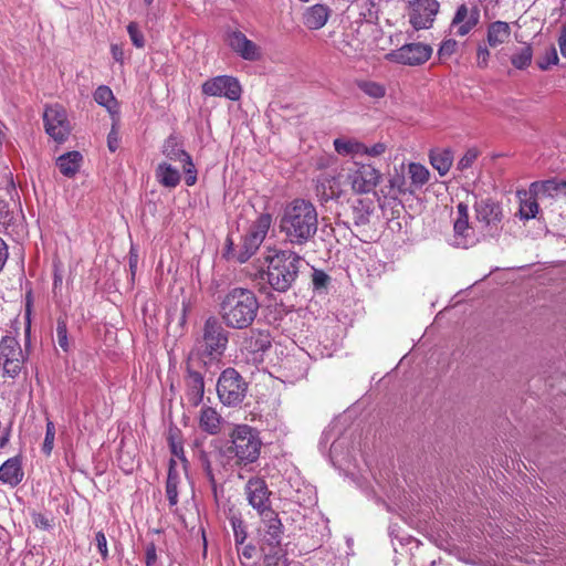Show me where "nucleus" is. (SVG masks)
Returning a JSON list of instances; mask_svg holds the SVG:
<instances>
[{
  "mask_svg": "<svg viewBox=\"0 0 566 566\" xmlns=\"http://www.w3.org/2000/svg\"><path fill=\"white\" fill-rule=\"evenodd\" d=\"M318 229L316 207L308 200L294 199L287 203L280 219V230L293 245H305Z\"/></svg>",
  "mask_w": 566,
  "mask_h": 566,
  "instance_id": "f257e3e1",
  "label": "nucleus"
},
{
  "mask_svg": "<svg viewBox=\"0 0 566 566\" xmlns=\"http://www.w3.org/2000/svg\"><path fill=\"white\" fill-rule=\"evenodd\" d=\"M259 308L260 303L253 291L234 287L222 298L219 313L227 327L244 329L253 324Z\"/></svg>",
  "mask_w": 566,
  "mask_h": 566,
  "instance_id": "f03ea898",
  "label": "nucleus"
},
{
  "mask_svg": "<svg viewBox=\"0 0 566 566\" xmlns=\"http://www.w3.org/2000/svg\"><path fill=\"white\" fill-rule=\"evenodd\" d=\"M266 281L277 292H286L295 282L303 259L293 251L281 250L266 256Z\"/></svg>",
  "mask_w": 566,
  "mask_h": 566,
  "instance_id": "7ed1b4c3",
  "label": "nucleus"
},
{
  "mask_svg": "<svg viewBox=\"0 0 566 566\" xmlns=\"http://www.w3.org/2000/svg\"><path fill=\"white\" fill-rule=\"evenodd\" d=\"M230 442L228 453L233 454L238 465H248L259 459L262 441L256 429L238 424L230 433Z\"/></svg>",
  "mask_w": 566,
  "mask_h": 566,
  "instance_id": "20e7f679",
  "label": "nucleus"
},
{
  "mask_svg": "<svg viewBox=\"0 0 566 566\" xmlns=\"http://www.w3.org/2000/svg\"><path fill=\"white\" fill-rule=\"evenodd\" d=\"M248 390V384L234 368L224 369L218 378L217 394L224 406L240 405Z\"/></svg>",
  "mask_w": 566,
  "mask_h": 566,
  "instance_id": "39448f33",
  "label": "nucleus"
},
{
  "mask_svg": "<svg viewBox=\"0 0 566 566\" xmlns=\"http://www.w3.org/2000/svg\"><path fill=\"white\" fill-rule=\"evenodd\" d=\"M262 526L260 528V548L265 559L279 558L281 553V541L283 534V524L277 513L272 510L266 516H260Z\"/></svg>",
  "mask_w": 566,
  "mask_h": 566,
  "instance_id": "423d86ee",
  "label": "nucleus"
},
{
  "mask_svg": "<svg viewBox=\"0 0 566 566\" xmlns=\"http://www.w3.org/2000/svg\"><path fill=\"white\" fill-rule=\"evenodd\" d=\"M229 332L216 317H209L203 325L202 337L199 342L205 356L220 358L228 346Z\"/></svg>",
  "mask_w": 566,
  "mask_h": 566,
  "instance_id": "0eeeda50",
  "label": "nucleus"
},
{
  "mask_svg": "<svg viewBox=\"0 0 566 566\" xmlns=\"http://www.w3.org/2000/svg\"><path fill=\"white\" fill-rule=\"evenodd\" d=\"M381 172L369 164L354 163L348 169L346 181L356 193H369L374 191L381 180Z\"/></svg>",
  "mask_w": 566,
  "mask_h": 566,
  "instance_id": "6e6552de",
  "label": "nucleus"
},
{
  "mask_svg": "<svg viewBox=\"0 0 566 566\" xmlns=\"http://www.w3.org/2000/svg\"><path fill=\"white\" fill-rule=\"evenodd\" d=\"M24 356L19 342L4 336L0 342V371L3 377L15 378L22 368Z\"/></svg>",
  "mask_w": 566,
  "mask_h": 566,
  "instance_id": "1a4fd4ad",
  "label": "nucleus"
},
{
  "mask_svg": "<svg viewBox=\"0 0 566 566\" xmlns=\"http://www.w3.org/2000/svg\"><path fill=\"white\" fill-rule=\"evenodd\" d=\"M224 42L229 49L244 61L255 62L262 59V49L238 29H227Z\"/></svg>",
  "mask_w": 566,
  "mask_h": 566,
  "instance_id": "9d476101",
  "label": "nucleus"
},
{
  "mask_svg": "<svg viewBox=\"0 0 566 566\" xmlns=\"http://www.w3.org/2000/svg\"><path fill=\"white\" fill-rule=\"evenodd\" d=\"M203 95L224 97L237 102L241 98L242 86L239 80L230 75H218L207 80L201 85Z\"/></svg>",
  "mask_w": 566,
  "mask_h": 566,
  "instance_id": "9b49d317",
  "label": "nucleus"
},
{
  "mask_svg": "<svg viewBox=\"0 0 566 566\" xmlns=\"http://www.w3.org/2000/svg\"><path fill=\"white\" fill-rule=\"evenodd\" d=\"M432 54V48L423 43H408L397 50H392L385 55L389 62L402 65H421L426 63Z\"/></svg>",
  "mask_w": 566,
  "mask_h": 566,
  "instance_id": "f8f14e48",
  "label": "nucleus"
},
{
  "mask_svg": "<svg viewBox=\"0 0 566 566\" xmlns=\"http://www.w3.org/2000/svg\"><path fill=\"white\" fill-rule=\"evenodd\" d=\"M45 132L56 143H63L71 133L66 111L59 104L46 106L43 114Z\"/></svg>",
  "mask_w": 566,
  "mask_h": 566,
  "instance_id": "ddd939ff",
  "label": "nucleus"
},
{
  "mask_svg": "<svg viewBox=\"0 0 566 566\" xmlns=\"http://www.w3.org/2000/svg\"><path fill=\"white\" fill-rule=\"evenodd\" d=\"M475 220L481 230L489 235H495L500 231L502 209L491 199H481L474 203Z\"/></svg>",
  "mask_w": 566,
  "mask_h": 566,
  "instance_id": "4468645a",
  "label": "nucleus"
},
{
  "mask_svg": "<svg viewBox=\"0 0 566 566\" xmlns=\"http://www.w3.org/2000/svg\"><path fill=\"white\" fill-rule=\"evenodd\" d=\"M478 242L475 230L469 222L468 205L460 202L457 206V218L453 223L452 244L457 248L468 249Z\"/></svg>",
  "mask_w": 566,
  "mask_h": 566,
  "instance_id": "2eb2a0df",
  "label": "nucleus"
},
{
  "mask_svg": "<svg viewBox=\"0 0 566 566\" xmlns=\"http://www.w3.org/2000/svg\"><path fill=\"white\" fill-rule=\"evenodd\" d=\"M244 493L249 504L258 512L259 516H266L272 511L271 495L266 482L258 476L248 480Z\"/></svg>",
  "mask_w": 566,
  "mask_h": 566,
  "instance_id": "dca6fc26",
  "label": "nucleus"
},
{
  "mask_svg": "<svg viewBox=\"0 0 566 566\" xmlns=\"http://www.w3.org/2000/svg\"><path fill=\"white\" fill-rule=\"evenodd\" d=\"M437 0H415L410 3L409 22L416 30L429 29L439 12Z\"/></svg>",
  "mask_w": 566,
  "mask_h": 566,
  "instance_id": "f3484780",
  "label": "nucleus"
},
{
  "mask_svg": "<svg viewBox=\"0 0 566 566\" xmlns=\"http://www.w3.org/2000/svg\"><path fill=\"white\" fill-rule=\"evenodd\" d=\"M480 7L475 2L462 3L458 7L451 25L457 35L465 36L480 23Z\"/></svg>",
  "mask_w": 566,
  "mask_h": 566,
  "instance_id": "a211bd4d",
  "label": "nucleus"
},
{
  "mask_svg": "<svg viewBox=\"0 0 566 566\" xmlns=\"http://www.w3.org/2000/svg\"><path fill=\"white\" fill-rule=\"evenodd\" d=\"M272 223V217L269 213L260 214L251 224L248 234L243 240V248L248 256L254 254L261 243L264 241Z\"/></svg>",
  "mask_w": 566,
  "mask_h": 566,
  "instance_id": "6ab92c4d",
  "label": "nucleus"
},
{
  "mask_svg": "<svg viewBox=\"0 0 566 566\" xmlns=\"http://www.w3.org/2000/svg\"><path fill=\"white\" fill-rule=\"evenodd\" d=\"M185 397L187 402L191 407H198L201 403L205 394L203 376L199 371L188 368L187 375L185 376Z\"/></svg>",
  "mask_w": 566,
  "mask_h": 566,
  "instance_id": "aec40b11",
  "label": "nucleus"
},
{
  "mask_svg": "<svg viewBox=\"0 0 566 566\" xmlns=\"http://www.w3.org/2000/svg\"><path fill=\"white\" fill-rule=\"evenodd\" d=\"M511 25L505 21H493L486 27V43L490 48H497L507 43L511 38Z\"/></svg>",
  "mask_w": 566,
  "mask_h": 566,
  "instance_id": "412c9836",
  "label": "nucleus"
},
{
  "mask_svg": "<svg viewBox=\"0 0 566 566\" xmlns=\"http://www.w3.org/2000/svg\"><path fill=\"white\" fill-rule=\"evenodd\" d=\"M565 189L566 181L558 182L555 179H548L533 182L530 188V193L536 197V199L543 201L558 196Z\"/></svg>",
  "mask_w": 566,
  "mask_h": 566,
  "instance_id": "4be33fe9",
  "label": "nucleus"
},
{
  "mask_svg": "<svg viewBox=\"0 0 566 566\" xmlns=\"http://www.w3.org/2000/svg\"><path fill=\"white\" fill-rule=\"evenodd\" d=\"M335 48L344 55L356 59L364 54V44L357 38L354 31H346L340 39L336 41Z\"/></svg>",
  "mask_w": 566,
  "mask_h": 566,
  "instance_id": "5701e85b",
  "label": "nucleus"
},
{
  "mask_svg": "<svg viewBox=\"0 0 566 566\" xmlns=\"http://www.w3.org/2000/svg\"><path fill=\"white\" fill-rule=\"evenodd\" d=\"M155 178L160 186L174 189L180 184L181 174L171 164L163 161L155 169Z\"/></svg>",
  "mask_w": 566,
  "mask_h": 566,
  "instance_id": "b1692460",
  "label": "nucleus"
},
{
  "mask_svg": "<svg viewBox=\"0 0 566 566\" xmlns=\"http://www.w3.org/2000/svg\"><path fill=\"white\" fill-rule=\"evenodd\" d=\"M22 479L23 471L18 458H10L0 467V481L3 483L15 486Z\"/></svg>",
  "mask_w": 566,
  "mask_h": 566,
  "instance_id": "393cba45",
  "label": "nucleus"
},
{
  "mask_svg": "<svg viewBox=\"0 0 566 566\" xmlns=\"http://www.w3.org/2000/svg\"><path fill=\"white\" fill-rule=\"evenodd\" d=\"M329 17V9L323 4L310 7L304 13V24L310 30H318L323 28Z\"/></svg>",
  "mask_w": 566,
  "mask_h": 566,
  "instance_id": "a878e982",
  "label": "nucleus"
},
{
  "mask_svg": "<svg viewBox=\"0 0 566 566\" xmlns=\"http://www.w3.org/2000/svg\"><path fill=\"white\" fill-rule=\"evenodd\" d=\"M199 427L209 434H218L221 430L220 415L211 407H203L200 410Z\"/></svg>",
  "mask_w": 566,
  "mask_h": 566,
  "instance_id": "bb28decb",
  "label": "nucleus"
},
{
  "mask_svg": "<svg viewBox=\"0 0 566 566\" xmlns=\"http://www.w3.org/2000/svg\"><path fill=\"white\" fill-rule=\"evenodd\" d=\"M243 347L250 353H264L271 347V339L268 332L251 331L244 339Z\"/></svg>",
  "mask_w": 566,
  "mask_h": 566,
  "instance_id": "cd10ccee",
  "label": "nucleus"
},
{
  "mask_svg": "<svg viewBox=\"0 0 566 566\" xmlns=\"http://www.w3.org/2000/svg\"><path fill=\"white\" fill-rule=\"evenodd\" d=\"M82 160L81 153L74 150L61 155L56 160V165L62 175L73 177L78 171Z\"/></svg>",
  "mask_w": 566,
  "mask_h": 566,
  "instance_id": "c85d7f7f",
  "label": "nucleus"
},
{
  "mask_svg": "<svg viewBox=\"0 0 566 566\" xmlns=\"http://www.w3.org/2000/svg\"><path fill=\"white\" fill-rule=\"evenodd\" d=\"M430 164L432 167L438 170L440 176H446L453 163V153L446 149H434L430 151L429 155Z\"/></svg>",
  "mask_w": 566,
  "mask_h": 566,
  "instance_id": "c756f323",
  "label": "nucleus"
},
{
  "mask_svg": "<svg viewBox=\"0 0 566 566\" xmlns=\"http://www.w3.org/2000/svg\"><path fill=\"white\" fill-rule=\"evenodd\" d=\"M373 212L374 202L370 199H356L353 202L352 213L356 226L367 224Z\"/></svg>",
  "mask_w": 566,
  "mask_h": 566,
  "instance_id": "7c9ffc66",
  "label": "nucleus"
},
{
  "mask_svg": "<svg viewBox=\"0 0 566 566\" xmlns=\"http://www.w3.org/2000/svg\"><path fill=\"white\" fill-rule=\"evenodd\" d=\"M93 97H94V101L98 105L105 107L112 116L118 114L117 101L113 94V91L108 86H106V85L98 86L95 90Z\"/></svg>",
  "mask_w": 566,
  "mask_h": 566,
  "instance_id": "2f4dec72",
  "label": "nucleus"
},
{
  "mask_svg": "<svg viewBox=\"0 0 566 566\" xmlns=\"http://www.w3.org/2000/svg\"><path fill=\"white\" fill-rule=\"evenodd\" d=\"M511 63L517 70L527 69L533 60V49L528 43H524L521 48H516L511 55Z\"/></svg>",
  "mask_w": 566,
  "mask_h": 566,
  "instance_id": "473e14b6",
  "label": "nucleus"
},
{
  "mask_svg": "<svg viewBox=\"0 0 566 566\" xmlns=\"http://www.w3.org/2000/svg\"><path fill=\"white\" fill-rule=\"evenodd\" d=\"M381 193L386 198L396 199L398 196L406 193V179L402 174H396L391 176L388 180V184L381 188Z\"/></svg>",
  "mask_w": 566,
  "mask_h": 566,
  "instance_id": "72a5a7b5",
  "label": "nucleus"
},
{
  "mask_svg": "<svg viewBox=\"0 0 566 566\" xmlns=\"http://www.w3.org/2000/svg\"><path fill=\"white\" fill-rule=\"evenodd\" d=\"M333 144L336 153L342 156L361 155L364 149L363 143L349 138H336Z\"/></svg>",
  "mask_w": 566,
  "mask_h": 566,
  "instance_id": "f704fd0d",
  "label": "nucleus"
},
{
  "mask_svg": "<svg viewBox=\"0 0 566 566\" xmlns=\"http://www.w3.org/2000/svg\"><path fill=\"white\" fill-rule=\"evenodd\" d=\"M163 154L171 161L181 163L189 154L181 148L176 137L170 136L163 145Z\"/></svg>",
  "mask_w": 566,
  "mask_h": 566,
  "instance_id": "c9c22d12",
  "label": "nucleus"
},
{
  "mask_svg": "<svg viewBox=\"0 0 566 566\" xmlns=\"http://www.w3.org/2000/svg\"><path fill=\"white\" fill-rule=\"evenodd\" d=\"M178 483L179 476L174 469V460H171L166 482V494L170 506H175L178 503Z\"/></svg>",
  "mask_w": 566,
  "mask_h": 566,
  "instance_id": "e433bc0d",
  "label": "nucleus"
},
{
  "mask_svg": "<svg viewBox=\"0 0 566 566\" xmlns=\"http://www.w3.org/2000/svg\"><path fill=\"white\" fill-rule=\"evenodd\" d=\"M357 87L367 96L379 99L386 95V87L381 83L368 80H360L357 82Z\"/></svg>",
  "mask_w": 566,
  "mask_h": 566,
  "instance_id": "4c0bfd02",
  "label": "nucleus"
},
{
  "mask_svg": "<svg viewBox=\"0 0 566 566\" xmlns=\"http://www.w3.org/2000/svg\"><path fill=\"white\" fill-rule=\"evenodd\" d=\"M408 172H409L412 184H415L416 186H423L429 180L430 172L421 164H418V163L409 164Z\"/></svg>",
  "mask_w": 566,
  "mask_h": 566,
  "instance_id": "58836bf2",
  "label": "nucleus"
},
{
  "mask_svg": "<svg viewBox=\"0 0 566 566\" xmlns=\"http://www.w3.org/2000/svg\"><path fill=\"white\" fill-rule=\"evenodd\" d=\"M56 342L63 352L69 353L71 350V344L67 335V323L65 317H59L56 321Z\"/></svg>",
  "mask_w": 566,
  "mask_h": 566,
  "instance_id": "ea45409f",
  "label": "nucleus"
},
{
  "mask_svg": "<svg viewBox=\"0 0 566 566\" xmlns=\"http://www.w3.org/2000/svg\"><path fill=\"white\" fill-rule=\"evenodd\" d=\"M538 199L536 197L534 198H527L524 200H521L520 205V217L524 220H530L536 217L538 212Z\"/></svg>",
  "mask_w": 566,
  "mask_h": 566,
  "instance_id": "a19ab883",
  "label": "nucleus"
},
{
  "mask_svg": "<svg viewBox=\"0 0 566 566\" xmlns=\"http://www.w3.org/2000/svg\"><path fill=\"white\" fill-rule=\"evenodd\" d=\"M558 61L556 48L552 44L546 48L544 54L537 60V66L542 71H547L551 66L556 65Z\"/></svg>",
  "mask_w": 566,
  "mask_h": 566,
  "instance_id": "79ce46f5",
  "label": "nucleus"
},
{
  "mask_svg": "<svg viewBox=\"0 0 566 566\" xmlns=\"http://www.w3.org/2000/svg\"><path fill=\"white\" fill-rule=\"evenodd\" d=\"M230 523H231V526L233 530V536H234L235 544H238V545L243 544L244 541L247 539V531H245L244 522L240 517L233 516V517H231Z\"/></svg>",
  "mask_w": 566,
  "mask_h": 566,
  "instance_id": "37998d69",
  "label": "nucleus"
},
{
  "mask_svg": "<svg viewBox=\"0 0 566 566\" xmlns=\"http://www.w3.org/2000/svg\"><path fill=\"white\" fill-rule=\"evenodd\" d=\"M182 169L186 175V184L187 186H193L197 182V169L192 161L190 155L186 156V158L181 161Z\"/></svg>",
  "mask_w": 566,
  "mask_h": 566,
  "instance_id": "c03bdc74",
  "label": "nucleus"
},
{
  "mask_svg": "<svg viewBox=\"0 0 566 566\" xmlns=\"http://www.w3.org/2000/svg\"><path fill=\"white\" fill-rule=\"evenodd\" d=\"M199 461L201 463L202 470L211 484L212 489L216 490V479L212 471V465L209 460L208 453L205 450H199Z\"/></svg>",
  "mask_w": 566,
  "mask_h": 566,
  "instance_id": "a18cd8bd",
  "label": "nucleus"
},
{
  "mask_svg": "<svg viewBox=\"0 0 566 566\" xmlns=\"http://www.w3.org/2000/svg\"><path fill=\"white\" fill-rule=\"evenodd\" d=\"M331 282V277L323 271L314 269L312 273V284L315 291H324Z\"/></svg>",
  "mask_w": 566,
  "mask_h": 566,
  "instance_id": "49530a36",
  "label": "nucleus"
},
{
  "mask_svg": "<svg viewBox=\"0 0 566 566\" xmlns=\"http://www.w3.org/2000/svg\"><path fill=\"white\" fill-rule=\"evenodd\" d=\"M127 32L134 46H136L137 49H142L145 46L144 34L139 30L138 24L136 22H130L127 25Z\"/></svg>",
  "mask_w": 566,
  "mask_h": 566,
  "instance_id": "de8ad7c7",
  "label": "nucleus"
},
{
  "mask_svg": "<svg viewBox=\"0 0 566 566\" xmlns=\"http://www.w3.org/2000/svg\"><path fill=\"white\" fill-rule=\"evenodd\" d=\"M55 439V426L52 421L46 422L45 438L42 446V451L46 455L51 454Z\"/></svg>",
  "mask_w": 566,
  "mask_h": 566,
  "instance_id": "09e8293b",
  "label": "nucleus"
},
{
  "mask_svg": "<svg viewBox=\"0 0 566 566\" xmlns=\"http://www.w3.org/2000/svg\"><path fill=\"white\" fill-rule=\"evenodd\" d=\"M479 156V151L475 148H470L465 151L462 158L458 163L459 170H465L472 166Z\"/></svg>",
  "mask_w": 566,
  "mask_h": 566,
  "instance_id": "8fccbe9b",
  "label": "nucleus"
},
{
  "mask_svg": "<svg viewBox=\"0 0 566 566\" xmlns=\"http://www.w3.org/2000/svg\"><path fill=\"white\" fill-rule=\"evenodd\" d=\"M486 44H479L476 49V64L480 69H485L489 64L490 51Z\"/></svg>",
  "mask_w": 566,
  "mask_h": 566,
  "instance_id": "3c124183",
  "label": "nucleus"
},
{
  "mask_svg": "<svg viewBox=\"0 0 566 566\" xmlns=\"http://www.w3.org/2000/svg\"><path fill=\"white\" fill-rule=\"evenodd\" d=\"M458 43L455 40L449 39L441 43L440 49L438 51L440 59L450 57L457 50Z\"/></svg>",
  "mask_w": 566,
  "mask_h": 566,
  "instance_id": "603ef678",
  "label": "nucleus"
},
{
  "mask_svg": "<svg viewBox=\"0 0 566 566\" xmlns=\"http://www.w3.org/2000/svg\"><path fill=\"white\" fill-rule=\"evenodd\" d=\"M387 149V145L385 143H376L373 146H366L364 144V149H361V155H366L369 157H379Z\"/></svg>",
  "mask_w": 566,
  "mask_h": 566,
  "instance_id": "864d4df0",
  "label": "nucleus"
},
{
  "mask_svg": "<svg viewBox=\"0 0 566 566\" xmlns=\"http://www.w3.org/2000/svg\"><path fill=\"white\" fill-rule=\"evenodd\" d=\"M95 542L97 549L102 556L103 559H107L108 557V549H107V539L104 534V532L99 531L95 535Z\"/></svg>",
  "mask_w": 566,
  "mask_h": 566,
  "instance_id": "5fc2aeb1",
  "label": "nucleus"
},
{
  "mask_svg": "<svg viewBox=\"0 0 566 566\" xmlns=\"http://www.w3.org/2000/svg\"><path fill=\"white\" fill-rule=\"evenodd\" d=\"M63 283V273L59 264H54L53 271V292L61 291Z\"/></svg>",
  "mask_w": 566,
  "mask_h": 566,
  "instance_id": "6e6d98bb",
  "label": "nucleus"
},
{
  "mask_svg": "<svg viewBox=\"0 0 566 566\" xmlns=\"http://www.w3.org/2000/svg\"><path fill=\"white\" fill-rule=\"evenodd\" d=\"M146 566H154L157 560V552L154 543L146 545Z\"/></svg>",
  "mask_w": 566,
  "mask_h": 566,
  "instance_id": "4d7b16f0",
  "label": "nucleus"
},
{
  "mask_svg": "<svg viewBox=\"0 0 566 566\" xmlns=\"http://www.w3.org/2000/svg\"><path fill=\"white\" fill-rule=\"evenodd\" d=\"M118 133L115 128V125H113L108 136H107V146H108V149L114 153L116 151V149L118 148Z\"/></svg>",
  "mask_w": 566,
  "mask_h": 566,
  "instance_id": "13d9d810",
  "label": "nucleus"
},
{
  "mask_svg": "<svg viewBox=\"0 0 566 566\" xmlns=\"http://www.w3.org/2000/svg\"><path fill=\"white\" fill-rule=\"evenodd\" d=\"M9 258V249L6 241L0 238V272L2 271L3 266L6 265V262Z\"/></svg>",
  "mask_w": 566,
  "mask_h": 566,
  "instance_id": "bf43d9fd",
  "label": "nucleus"
},
{
  "mask_svg": "<svg viewBox=\"0 0 566 566\" xmlns=\"http://www.w3.org/2000/svg\"><path fill=\"white\" fill-rule=\"evenodd\" d=\"M557 43L560 50V53L564 57H566V29L562 28L557 38Z\"/></svg>",
  "mask_w": 566,
  "mask_h": 566,
  "instance_id": "052dcab7",
  "label": "nucleus"
},
{
  "mask_svg": "<svg viewBox=\"0 0 566 566\" xmlns=\"http://www.w3.org/2000/svg\"><path fill=\"white\" fill-rule=\"evenodd\" d=\"M170 449H171V453L174 455H176L177 458L186 461L185 457H184V448L181 446V443H178V442H175L174 440L170 441Z\"/></svg>",
  "mask_w": 566,
  "mask_h": 566,
  "instance_id": "680f3d73",
  "label": "nucleus"
},
{
  "mask_svg": "<svg viewBox=\"0 0 566 566\" xmlns=\"http://www.w3.org/2000/svg\"><path fill=\"white\" fill-rule=\"evenodd\" d=\"M111 52H112V55H113V59L116 61V62H123L124 60V52H123V49L117 45V44H113L111 46Z\"/></svg>",
  "mask_w": 566,
  "mask_h": 566,
  "instance_id": "e2e57ef3",
  "label": "nucleus"
},
{
  "mask_svg": "<svg viewBox=\"0 0 566 566\" xmlns=\"http://www.w3.org/2000/svg\"><path fill=\"white\" fill-rule=\"evenodd\" d=\"M254 549H255V548H254V546H252V545H247V546L242 549V555H243L245 558L250 559V558H252V556H253V552H254Z\"/></svg>",
  "mask_w": 566,
  "mask_h": 566,
  "instance_id": "0e129e2a",
  "label": "nucleus"
},
{
  "mask_svg": "<svg viewBox=\"0 0 566 566\" xmlns=\"http://www.w3.org/2000/svg\"><path fill=\"white\" fill-rule=\"evenodd\" d=\"M9 439H10V432H9V430H6L0 437V448L6 447L9 442Z\"/></svg>",
  "mask_w": 566,
  "mask_h": 566,
  "instance_id": "69168bd1",
  "label": "nucleus"
},
{
  "mask_svg": "<svg viewBox=\"0 0 566 566\" xmlns=\"http://www.w3.org/2000/svg\"><path fill=\"white\" fill-rule=\"evenodd\" d=\"M137 265V254H133L130 252V256H129V266L132 269V271H134V269L136 268Z\"/></svg>",
  "mask_w": 566,
  "mask_h": 566,
  "instance_id": "338daca9",
  "label": "nucleus"
},
{
  "mask_svg": "<svg viewBox=\"0 0 566 566\" xmlns=\"http://www.w3.org/2000/svg\"><path fill=\"white\" fill-rule=\"evenodd\" d=\"M147 6H150L154 0H144Z\"/></svg>",
  "mask_w": 566,
  "mask_h": 566,
  "instance_id": "774afa93",
  "label": "nucleus"
}]
</instances>
